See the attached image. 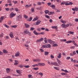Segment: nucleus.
Listing matches in <instances>:
<instances>
[{
	"label": "nucleus",
	"mask_w": 78,
	"mask_h": 78,
	"mask_svg": "<svg viewBox=\"0 0 78 78\" xmlns=\"http://www.w3.org/2000/svg\"><path fill=\"white\" fill-rule=\"evenodd\" d=\"M48 42H49L51 44H55V41H51L50 39H48Z\"/></svg>",
	"instance_id": "1"
},
{
	"label": "nucleus",
	"mask_w": 78,
	"mask_h": 78,
	"mask_svg": "<svg viewBox=\"0 0 78 78\" xmlns=\"http://www.w3.org/2000/svg\"><path fill=\"white\" fill-rule=\"evenodd\" d=\"M16 16V14H14V12H12L10 15V18H12L14 17V16Z\"/></svg>",
	"instance_id": "2"
},
{
	"label": "nucleus",
	"mask_w": 78,
	"mask_h": 78,
	"mask_svg": "<svg viewBox=\"0 0 78 78\" xmlns=\"http://www.w3.org/2000/svg\"><path fill=\"white\" fill-rule=\"evenodd\" d=\"M33 61H34V62H40L41 61L40 59H39L38 58L33 59Z\"/></svg>",
	"instance_id": "3"
},
{
	"label": "nucleus",
	"mask_w": 78,
	"mask_h": 78,
	"mask_svg": "<svg viewBox=\"0 0 78 78\" xmlns=\"http://www.w3.org/2000/svg\"><path fill=\"white\" fill-rule=\"evenodd\" d=\"M22 16L21 15H20L19 16H17V20H19L20 19H22Z\"/></svg>",
	"instance_id": "4"
},
{
	"label": "nucleus",
	"mask_w": 78,
	"mask_h": 78,
	"mask_svg": "<svg viewBox=\"0 0 78 78\" xmlns=\"http://www.w3.org/2000/svg\"><path fill=\"white\" fill-rule=\"evenodd\" d=\"M38 19H39V17L37 16L33 19V21L34 22L35 21H36V20H37Z\"/></svg>",
	"instance_id": "5"
},
{
	"label": "nucleus",
	"mask_w": 78,
	"mask_h": 78,
	"mask_svg": "<svg viewBox=\"0 0 78 78\" xmlns=\"http://www.w3.org/2000/svg\"><path fill=\"white\" fill-rule=\"evenodd\" d=\"M16 72L18 73L19 75H20V76H22V73L20 72V71L19 70L16 69Z\"/></svg>",
	"instance_id": "6"
},
{
	"label": "nucleus",
	"mask_w": 78,
	"mask_h": 78,
	"mask_svg": "<svg viewBox=\"0 0 78 78\" xmlns=\"http://www.w3.org/2000/svg\"><path fill=\"white\" fill-rule=\"evenodd\" d=\"M9 35L11 38H13L14 37V35H13V33L12 32H10L9 34Z\"/></svg>",
	"instance_id": "7"
},
{
	"label": "nucleus",
	"mask_w": 78,
	"mask_h": 78,
	"mask_svg": "<svg viewBox=\"0 0 78 78\" xmlns=\"http://www.w3.org/2000/svg\"><path fill=\"white\" fill-rule=\"evenodd\" d=\"M24 25L26 28H28L30 27V25L27 23H24Z\"/></svg>",
	"instance_id": "8"
},
{
	"label": "nucleus",
	"mask_w": 78,
	"mask_h": 78,
	"mask_svg": "<svg viewBox=\"0 0 78 78\" xmlns=\"http://www.w3.org/2000/svg\"><path fill=\"white\" fill-rule=\"evenodd\" d=\"M41 22V21L40 20H38L36 22V25H39V24H40V23Z\"/></svg>",
	"instance_id": "9"
},
{
	"label": "nucleus",
	"mask_w": 78,
	"mask_h": 78,
	"mask_svg": "<svg viewBox=\"0 0 78 78\" xmlns=\"http://www.w3.org/2000/svg\"><path fill=\"white\" fill-rule=\"evenodd\" d=\"M20 55V53H19V52L17 51V53H16L15 54V56L16 57H17V56H19V55Z\"/></svg>",
	"instance_id": "10"
},
{
	"label": "nucleus",
	"mask_w": 78,
	"mask_h": 78,
	"mask_svg": "<svg viewBox=\"0 0 78 78\" xmlns=\"http://www.w3.org/2000/svg\"><path fill=\"white\" fill-rule=\"evenodd\" d=\"M33 33L35 35H39V33H37V32H36V30H34L33 31Z\"/></svg>",
	"instance_id": "11"
},
{
	"label": "nucleus",
	"mask_w": 78,
	"mask_h": 78,
	"mask_svg": "<svg viewBox=\"0 0 78 78\" xmlns=\"http://www.w3.org/2000/svg\"><path fill=\"white\" fill-rule=\"evenodd\" d=\"M57 62H58V64L59 65H61V64H62V63L61 62V61H60V60H59L57 58Z\"/></svg>",
	"instance_id": "12"
},
{
	"label": "nucleus",
	"mask_w": 78,
	"mask_h": 78,
	"mask_svg": "<svg viewBox=\"0 0 78 78\" xmlns=\"http://www.w3.org/2000/svg\"><path fill=\"white\" fill-rule=\"evenodd\" d=\"M72 10L73 11H78V8L77 7H75L74 8L72 9Z\"/></svg>",
	"instance_id": "13"
},
{
	"label": "nucleus",
	"mask_w": 78,
	"mask_h": 78,
	"mask_svg": "<svg viewBox=\"0 0 78 78\" xmlns=\"http://www.w3.org/2000/svg\"><path fill=\"white\" fill-rule=\"evenodd\" d=\"M11 70V69L9 68H7L6 69V72L7 73H9L10 72V71Z\"/></svg>",
	"instance_id": "14"
},
{
	"label": "nucleus",
	"mask_w": 78,
	"mask_h": 78,
	"mask_svg": "<svg viewBox=\"0 0 78 78\" xmlns=\"http://www.w3.org/2000/svg\"><path fill=\"white\" fill-rule=\"evenodd\" d=\"M51 28L53 29H55V30H58V27H57L56 26H52Z\"/></svg>",
	"instance_id": "15"
},
{
	"label": "nucleus",
	"mask_w": 78,
	"mask_h": 78,
	"mask_svg": "<svg viewBox=\"0 0 78 78\" xmlns=\"http://www.w3.org/2000/svg\"><path fill=\"white\" fill-rule=\"evenodd\" d=\"M2 51L4 53H5L6 54H7L8 53V51L7 50H5V49H4Z\"/></svg>",
	"instance_id": "16"
},
{
	"label": "nucleus",
	"mask_w": 78,
	"mask_h": 78,
	"mask_svg": "<svg viewBox=\"0 0 78 78\" xmlns=\"http://www.w3.org/2000/svg\"><path fill=\"white\" fill-rule=\"evenodd\" d=\"M42 47H43V48H48V47H47V44L42 45Z\"/></svg>",
	"instance_id": "17"
},
{
	"label": "nucleus",
	"mask_w": 78,
	"mask_h": 78,
	"mask_svg": "<svg viewBox=\"0 0 78 78\" xmlns=\"http://www.w3.org/2000/svg\"><path fill=\"white\" fill-rule=\"evenodd\" d=\"M60 22H62V23H66V21L63 20L62 19L61 20Z\"/></svg>",
	"instance_id": "18"
},
{
	"label": "nucleus",
	"mask_w": 78,
	"mask_h": 78,
	"mask_svg": "<svg viewBox=\"0 0 78 78\" xmlns=\"http://www.w3.org/2000/svg\"><path fill=\"white\" fill-rule=\"evenodd\" d=\"M54 66H59V64L58 63L56 62H54Z\"/></svg>",
	"instance_id": "19"
},
{
	"label": "nucleus",
	"mask_w": 78,
	"mask_h": 78,
	"mask_svg": "<svg viewBox=\"0 0 78 78\" xmlns=\"http://www.w3.org/2000/svg\"><path fill=\"white\" fill-rule=\"evenodd\" d=\"M42 7H40L39 8H37V10H42Z\"/></svg>",
	"instance_id": "20"
},
{
	"label": "nucleus",
	"mask_w": 78,
	"mask_h": 78,
	"mask_svg": "<svg viewBox=\"0 0 78 78\" xmlns=\"http://www.w3.org/2000/svg\"><path fill=\"white\" fill-rule=\"evenodd\" d=\"M72 42V41L70 40V41H66L65 42L66 43V44H70Z\"/></svg>",
	"instance_id": "21"
},
{
	"label": "nucleus",
	"mask_w": 78,
	"mask_h": 78,
	"mask_svg": "<svg viewBox=\"0 0 78 78\" xmlns=\"http://www.w3.org/2000/svg\"><path fill=\"white\" fill-rule=\"evenodd\" d=\"M4 19V17L2 16L0 18V22H2V21H3V20Z\"/></svg>",
	"instance_id": "22"
},
{
	"label": "nucleus",
	"mask_w": 78,
	"mask_h": 78,
	"mask_svg": "<svg viewBox=\"0 0 78 78\" xmlns=\"http://www.w3.org/2000/svg\"><path fill=\"white\" fill-rule=\"evenodd\" d=\"M68 33L69 34H74V32H72L71 31H69L68 32Z\"/></svg>",
	"instance_id": "23"
},
{
	"label": "nucleus",
	"mask_w": 78,
	"mask_h": 78,
	"mask_svg": "<svg viewBox=\"0 0 78 78\" xmlns=\"http://www.w3.org/2000/svg\"><path fill=\"white\" fill-rule=\"evenodd\" d=\"M32 17H30L29 19H28L27 20L28 21H29L30 22H31V20H32Z\"/></svg>",
	"instance_id": "24"
},
{
	"label": "nucleus",
	"mask_w": 78,
	"mask_h": 78,
	"mask_svg": "<svg viewBox=\"0 0 78 78\" xmlns=\"http://www.w3.org/2000/svg\"><path fill=\"white\" fill-rule=\"evenodd\" d=\"M44 42H45L46 44H47V38L46 37H45L44 38Z\"/></svg>",
	"instance_id": "25"
},
{
	"label": "nucleus",
	"mask_w": 78,
	"mask_h": 78,
	"mask_svg": "<svg viewBox=\"0 0 78 78\" xmlns=\"http://www.w3.org/2000/svg\"><path fill=\"white\" fill-rule=\"evenodd\" d=\"M14 10L15 11L17 12V11H19V9L17 7H15L14 8Z\"/></svg>",
	"instance_id": "26"
},
{
	"label": "nucleus",
	"mask_w": 78,
	"mask_h": 78,
	"mask_svg": "<svg viewBox=\"0 0 78 78\" xmlns=\"http://www.w3.org/2000/svg\"><path fill=\"white\" fill-rule=\"evenodd\" d=\"M53 47H57V46H58V44L56 43L53 44Z\"/></svg>",
	"instance_id": "27"
},
{
	"label": "nucleus",
	"mask_w": 78,
	"mask_h": 78,
	"mask_svg": "<svg viewBox=\"0 0 78 78\" xmlns=\"http://www.w3.org/2000/svg\"><path fill=\"white\" fill-rule=\"evenodd\" d=\"M54 68L55 69H56V70H59V68H58L56 67H54Z\"/></svg>",
	"instance_id": "28"
},
{
	"label": "nucleus",
	"mask_w": 78,
	"mask_h": 78,
	"mask_svg": "<svg viewBox=\"0 0 78 78\" xmlns=\"http://www.w3.org/2000/svg\"><path fill=\"white\" fill-rule=\"evenodd\" d=\"M57 57L58 58H61V54L59 53V55L57 56Z\"/></svg>",
	"instance_id": "29"
},
{
	"label": "nucleus",
	"mask_w": 78,
	"mask_h": 78,
	"mask_svg": "<svg viewBox=\"0 0 78 78\" xmlns=\"http://www.w3.org/2000/svg\"><path fill=\"white\" fill-rule=\"evenodd\" d=\"M66 41H67V40L66 39H61L60 40L61 42H64H64H66Z\"/></svg>",
	"instance_id": "30"
},
{
	"label": "nucleus",
	"mask_w": 78,
	"mask_h": 78,
	"mask_svg": "<svg viewBox=\"0 0 78 78\" xmlns=\"http://www.w3.org/2000/svg\"><path fill=\"white\" fill-rule=\"evenodd\" d=\"M48 55V52L45 51L44 52V55H45L46 56Z\"/></svg>",
	"instance_id": "31"
},
{
	"label": "nucleus",
	"mask_w": 78,
	"mask_h": 78,
	"mask_svg": "<svg viewBox=\"0 0 78 78\" xmlns=\"http://www.w3.org/2000/svg\"><path fill=\"white\" fill-rule=\"evenodd\" d=\"M23 66L24 67H25V68H29V67H30V66H29V65Z\"/></svg>",
	"instance_id": "32"
},
{
	"label": "nucleus",
	"mask_w": 78,
	"mask_h": 78,
	"mask_svg": "<svg viewBox=\"0 0 78 78\" xmlns=\"http://www.w3.org/2000/svg\"><path fill=\"white\" fill-rule=\"evenodd\" d=\"M12 28H17V25H15L14 26H12Z\"/></svg>",
	"instance_id": "33"
},
{
	"label": "nucleus",
	"mask_w": 78,
	"mask_h": 78,
	"mask_svg": "<svg viewBox=\"0 0 78 78\" xmlns=\"http://www.w3.org/2000/svg\"><path fill=\"white\" fill-rule=\"evenodd\" d=\"M62 27H63L64 28H66V24H63L61 25Z\"/></svg>",
	"instance_id": "34"
},
{
	"label": "nucleus",
	"mask_w": 78,
	"mask_h": 78,
	"mask_svg": "<svg viewBox=\"0 0 78 78\" xmlns=\"http://www.w3.org/2000/svg\"><path fill=\"white\" fill-rule=\"evenodd\" d=\"M65 2H61V4H60V5H61V6H62V5H65Z\"/></svg>",
	"instance_id": "35"
},
{
	"label": "nucleus",
	"mask_w": 78,
	"mask_h": 78,
	"mask_svg": "<svg viewBox=\"0 0 78 78\" xmlns=\"http://www.w3.org/2000/svg\"><path fill=\"white\" fill-rule=\"evenodd\" d=\"M3 33H2L1 34H0V37H3Z\"/></svg>",
	"instance_id": "36"
},
{
	"label": "nucleus",
	"mask_w": 78,
	"mask_h": 78,
	"mask_svg": "<svg viewBox=\"0 0 78 78\" xmlns=\"http://www.w3.org/2000/svg\"><path fill=\"white\" fill-rule=\"evenodd\" d=\"M24 33H26V34H28V31L27 30H26L24 32Z\"/></svg>",
	"instance_id": "37"
},
{
	"label": "nucleus",
	"mask_w": 78,
	"mask_h": 78,
	"mask_svg": "<svg viewBox=\"0 0 78 78\" xmlns=\"http://www.w3.org/2000/svg\"><path fill=\"white\" fill-rule=\"evenodd\" d=\"M31 11L32 12H34V7H33L31 9Z\"/></svg>",
	"instance_id": "38"
},
{
	"label": "nucleus",
	"mask_w": 78,
	"mask_h": 78,
	"mask_svg": "<svg viewBox=\"0 0 78 78\" xmlns=\"http://www.w3.org/2000/svg\"><path fill=\"white\" fill-rule=\"evenodd\" d=\"M45 17L47 19H50V16L48 15H46Z\"/></svg>",
	"instance_id": "39"
},
{
	"label": "nucleus",
	"mask_w": 78,
	"mask_h": 78,
	"mask_svg": "<svg viewBox=\"0 0 78 78\" xmlns=\"http://www.w3.org/2000/svg\"><path fill=\"white\" fill-rule=\"evenodd\" d=\"M34 70H39V68L38 67L34 68Z\"/></svg>",
	"instance_id": "40"
},
{
	"label": "nucleus",
	"mask_w": 78,
	"mask_h": 78,
	"mask_svg": "<svg viewBox=\"0 0 78 78\" xmlns=\"http://www.w3.org/2000/svg\"><path fill=\"white\" fill-rule=\"evenodd\" d=\"M37 5H41L42 4V3L41 2H38L37 3Z\"/></svg>",
	"instance_id": "41"
},
{
	"label": "nucleus",
	"mask_w": 78,
	"mask_h": 78,
	"mask_svg": "<svg viewBox=\"0 0 78 78\" xmlns=\"http://www.w3.org/2000/svg\"><path fill=\"white\" fill-rule=\"evenodd\" d=\"M5 9L7 11H9V8H6Z\"/></svg>",
	"instance_id": "42"
},
{
	"label": "nucleus",
	"mask_w": 78,
	"mask_h": 78,
	"mask_svg": "<svg viewBox=\"0 0 78 78\" xmlns=\"http://www.w3.org/2000/svg\"><path fill=\"white\" fill-rule=\"evenodd\" d=\"M47 47H48L49 48H50L51 47V45L50 44H47Z\"/></svg>",
	"instance_id": "43"
},
{
	"label": "nucleus",
	"mask_w": 78,
	"mask_h": 78,
	"mask_svg": "<svg viewBox=\"0 0 78 78\" xmlns=\"http://www.w3.org/2000/svg\"><path fill=\"white\" fill-rule=\"evenodd\" d=\"M13 10H14V8H11L9 9L10 11H12Z\"/></svg>",
	"instance_id": "44"
},
{
	"label": "nucleus",
	"mask_w": 78,
	"mask_h": 78,
	"mask_svg": "<svg viewBox=\"0 0 78 78\" xmlns=\"http://www.w3.org/2000/svg\"><path fill=\"white\" fill-rule=\"evenodd\" d=\"M11 78V76H8L7 77H4L2 78Z\"/></svg>",
	"instance_id": "45"
},
{
	"label": "nucleus",
	"mask_w": 78,
	"mask_h": 78,
	"mask_svg": "<svg viewBox=\"0 0 78 78\" xmlns=\"http://www.w3.org/2000/svg\"><path fill=\"white\" fill-rule=\"evenodd\" d=\"M40 42L43 41H44V38H41L40 39Z\"/></svg>",
	"instance_id": "46"
},
{
	"label": "nucleus",
	"mask_w": 78,
	"mask_h": 78,
	"mask_svg": "<svg viewBox=\"0 0 78 78\" xmlns=\"http://www.w3.org/2000/svg\"><path fill=\"white\" fill-rule=\"evenodd\" d=\"M24 17L26 19H27V18L28 17V16H27L26 15H24Z\"/></svg>",
	"instance_id": "47"
},
{
	"label": "nucleus",
	"mask_w": 78,
	"mask_h": 78,
	"mask_svg": "<svg viewBox=\"0 0 78 78\" xmlns=\"http://www.w3.org/2000/svg\"><path fill=\"white\" fill-rule=\"evenodd\" d=\"M28 77L29 78H31V77H32V75H29L28 76Z\"/></svg>",
	"instance_id": "48"
},
{
	"label": "nucleus",
	"mask_w": 78,
	"mask_h": 78,
	"mask_svg": "<svg viewBox=\"0 0 78 78\" xmlns=\"http://www.w3.org/2000/svg\"><path fill=\"white\" fill-rule=\"evenodd\" d=\"M7 2L8 3H9L12 2V1H11V0H8Z\"/></svg>",
	"instance_id": "49"
},
{
	"label": "nucleus",
	"mask_w": 78,
	"mask_h": 78,
	"mask_svg": "<svg viewBox=\"0 0 78 78\" xmlns=\"http://www.w3.org/2000/svg\"><path fill=\"white\" fill-rule=\"evenodd\" d=\"M48 10H46L44 11V12L45 13V14H47V13H48Z\"/></svg>",
	"instance_id": "50"
},
{
	"label": "nucleus",
	"mask_w": 78,
	"mask_h": 78,
	"mask_svg": "<svg viewBox=\"0 0 78 78\" xmlns=\"http://www.w3.org/2000/svg\"><path fill=\"white\" fill-rule=\"evenodd\" d=\"M45 66V64L44 63H41V66Z\"/></svg>",
	"instance_id": "51"
},
{
	"label": "nucleus",
	"mask_w": 78,
	"mask_h": 78,
	"mask_svg": "<svg viewBox=\"0 0 78 78\" xmlns=\"http://www.w3.org/2000/svg\"><path fill=\"white\" fill-rule=\"evenodd\" d=\"M73 5V3L71 2H70L69 3V5Z\"/></svg>",
	"instance_id": "52"
},
{
	"label": "nucleus",
	"mask_w": 78,
	"mask_h": 78,
	"mask_svg": "<svg viewBox=\"0 0 78 78\" xmlns=\"http://www.w3.org/2000/svg\"><path fill=\"white\" fill-rule=\"evenodd\" d=\"M51 7H52L53 9H55V5H52Z\"/></svg>",
	"instance_id": "53"
},
{
	"label": "nucleus",
	"mask_w": 78,
	"mask_h": 78,
	"mask_svg": "<svg viewBox=\"0 0 78 78\" xmlns=\"http://www.w3.org/2000/svg\"><path fill=\"white\" fill-rule=\"evenodd\" d=\"M57 2H58V3H61V1L60 0H56Z\"/></svg>",
	"instance_id": "54"
},
{
	"label": "nucleus",
	"mask_w": 78,
	"mask_h": 78,
	"mask_svg": "<svg viewBox=\"0 0 78 78\" xmlns=\"http://www.w3.org/2000/svg\"><path fill=\"white\" fill-rule=\"evenodd\" d=\"M30 30L31 31H33L34 30V28L32 27L30 28Z\"/></svg>",
	"instance_id": "55"
},
{
	"label": "nucleus",
	"mask_w": 78,
	"mask_h": 78,
	"mask_svg": "<svg viewBox=\"0 0 78 78\" xmlns=\"http://www.w3.org/2000/svg\"><path fill=\"white\" fill-rule=\"evenodd\" d=\"M41 28H38L37 29V31H38L39 32L41 31Z\"/></svg>",
	"instance_id": "56"
},
{
	"label": "nucleus",
	"mask_w": 78,
	"mask_h": 78,
	"mask_svg": "<svg viewBox=\"0 0 78 78\" xmlns=\"http://www.w3.org/2000/svg\"><path fill=\"white\" fill-rule=\"evenodd\" d=\"M39 74L41 75V76H43V74L42 73H39Z\"/></svg>",
	"instance_id": "57"
},
{
	"label": "nucleus",
	"mask_w": 78,
	"mask_h": 78,
	"mask_svg": "<svg viewBox=\"0 0 78 78\" xmlns=\"http://www.w3.org/2000/svg\"><path fill=\"white\" fill-rule=\"evenodd\" d=\"M47 62L48 64H49V65H51V63H50V62L48 60L47 61Z\"/></svg>",
	"instance_id": "58"
},
{
	"label": "nucleus",
	"mask_w": 78,
	"mask_h": 78,
	"mask_svg": "<svg viewBox=\"0 0 78 78\" xmlns=\"http://www.w3.org/2000/svg\"><path fill=\"white\" fill-rule=\"evenodd\" d=\"M55 65V62H51V65H54V66Z\"/></svg>",
	"instance_id": "59"
},
{
	"label": "nucleus",
	"mask_w": 78,
	"mask_h": 78,
	"mask_svg": "<svg viewBox=\"0 0 78 78\" xmlns=\"http://www.w3.org/2000/svg\"><path fill=\"white\" fill-rule=\"evenodd\" d=\"M39 35L41 34H44V32L39 33Z\"/></svg>",
	"instance_id": "60"
},
{
	"label": "nucleus",
	"mask_w": 78,
	"mask_h": 78,
	"mask_svg": "<svg viewBox=\"0 0 78 78\" xmlns=\"http://www.w3.org/2000/svg\"><path fill=\"white\" fill-rule=\"evenodd\" d=\"M25 7L26 8H29L28 5H26Z\"/></svg>",
	"instance_id": "61"
},
{
	"label": "nucleus",
	"mask_w": 78,
	"mask_h": 78,
	"mask_svg": "<svg viewBox=\"0 0 78 78\" xmlns=\"http://www.w3.org/2000/svg\"><path fill=\"white\" fill-rule=\"evenodd\" d=\"M73 54L74 55H76V52L75 51H74L73 52Z\"/></svg>",
	"instance_id": "62"
},
{
	"label": "nucleus",
	"mask_w": 78,
	"mask_h": 78,
	"mask_svg": "<svg viewBox=\"0 0 78 78\" xmlns=\"http://www.w3.org/2000/svg\"><path fill=\"white\" fill-rule=\"evenodd\" d=\"M75 22H78V18H76L75 19Z\"/></svg>",
	"instance_id": "63"
},
{
	"label": "nucleus",
	"mask_w": 78,
	"mask_h": 78,
	"mask_svg": "<svg viewBox=\"0 0 78 78\" xmlns=\"http://www.w3.org/2000/svg\"><path fill=\"white\" fill-rule=\"evenodd\" d=\"M27 34H28L29 36H31V33L29 32H28Z\"/></svg>",
	"instance_id": "64"
}]
</instances>
